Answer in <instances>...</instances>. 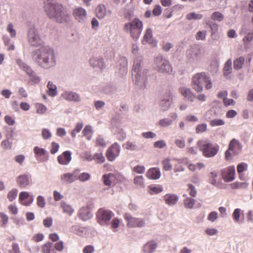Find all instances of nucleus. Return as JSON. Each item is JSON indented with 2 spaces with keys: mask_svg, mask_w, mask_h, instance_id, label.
Segmentation results:
<instances>
[{
  "mask_svg": "<svg viewBox=\"0 0 253 253\" xmlns=\"http://www.w3.org/2000/svg\"><path fill=\"white\" fill-rule=\"evenodd\" d=\"M34 62L39 67L49 69L55 67L57 59L54 49L48 46H42L31 52Z\"/></svg>",
  "mask_w": 253,
  "mask_h": 253,
  "instance_id": "1",
  "label": "nucleus"
},
{
  "mask_svg": "<svg viewBox=\"0 0 253 253\" xmlns=\"http://www.w3.org/2000/svg\"><path fill=\"white\" fill-rule=\"evenodd\" d=\"M44 10L48 17L60 23L68 22L70 15L63 10L61 4L57 2H47L44 6Z\"/></svg>",
  "mask_w": 253,
  "mask_h": 253,
  "instance_id": "2",
  "label": "nucleus"
},
{
  "mask_svg": "<svg viewBox=\"0 0 253 253\" xmlns=\"http://www.w3.org/2000/svg\"><path fill=\"white\" fill-rule=\"evenodd\" d=\"M142 57L138 56L134 60L132 74L134 77L133 81L140 88H146L148 70L143 68L141 63Z\"/></svg>",
  "mask_w": 253,
  "mask_h": 253,
  "instance_id": "3",
  "label": "nucleus"
},
{
  "mask_svg": "<svg viewBox=\"0 0 253 253\" xmlns=\"http://www.w3.org/2000/svg\"><path fill=\"white\" fill-rule=\"evenodd\" d=\"M206 83V88L209 90L212 88V84L210 77L205 72L197 73L192 77V88L198 92L203 90V84Z\"/></svg>",
  "mask_w": 253,
  "mask_h": 253,
  "instance_id": "4",
  "label": "nucleus"
},
{
  "mask_svg": "<svg viewBox=\"0 0 253 253\" xmlns=\"http://www.w3.org/2000/svg\"><path fill=\"white\" fill-rule=\"evenodd\" d=\"M154 68L158 72L162 73L170 74L172 71V68L169 62L161 56L155 58Z\"/></svg>",
  "mask_w": 253,
  "mask_h": 253,
  "instance_id": "5",
  "label": "nucleus"
},
{
  "mask_svg": "<svg viewBox=\"0 0 253 253\" xmlns=\"http://www.w3.org/2000/svg\"><path fill=\"white\" fill-rule=\"evenodd\" d=\"M201 143L202 142L199 141L198 145L201 147L203 154L205 157H213L218 152L219 147L217 145H214L209 142H205L203 144Z\"/></svg>",
  "mask_w": 253,
  "mask_h": 253,
  "instance_id": "6",
  "label": "nucleus"
},
{
  "mask_svg": "<svg viewBox=\"0 0 253 253\" xmlns=\"http://www.w3.org/2000/svg\"><path fill=\"white\" fill-rule=\"evenodd\" d=\"M27 40L31 46L38 47L42 43V40L38 30L35 27L29 28L27 32Z\"/></svg>",
  "mask_w": 253,
  "mask_h": 253,
  "instance_id": "7",
  "label": "nucleus"
},
{
  "mask_svg": "<svg viewBox=\"0 0 253 253\" xmlns=\"http://www.w3.org/2000/svg\"><path fill=\"white\" fill-rule=\"evenodd\" d=\"M114 216L113 212L104 208L99 209L96 213L97 222L101 225H106L109 224L110 219Z\"/></svg>",
  "mask_w": 253,
  "mask_h": 253,
  "instance_id": "8",
  "label": "nucleus"
},
{
  "mask_svg": "<svg viewBox=\"0 0 253 253\" xmlns=\"http://www.w3.org/2000/svg\"><path fill=\"white\" fill-rule=\"evenodd\" d=\"M130 23L132 24L131 37L134 40L137 41L142 31L143 23L137 18H134Z\"/></svg>",
  "mask_w": 253,
  "mask_h": 253,
  "instance_id": "9",
  "label": "nucleus"
},
{
  "mask_svg": "<svg viewBox=\"0 0 253 253\" xmlns=\"http://www.w3.org/2000/svg\"><path fill=\"white\" fill-rule=\"evenodd\" d=\"M124 217L127 222V225L129 227H142L146 224L145 219L134 217L130 213H126Z\"/></svg>",
  "mask_w": 253,
  "mask_h": 253,
  "instance_id": "10",
  "label": "nucleus"
},
{
  "mask_svg": "<svg viewBox=\"0 0 253 253\" xmlns=\"http://www.w3.org/2000/svg\"><path fill=\"white\" fill-rule=\"evenodd\" d=\"M174 94L170 91L167 92L160 102V107L163 111H166L169 109L172 103Z\"/></svg>",
  "mask_w": 253,
  "mask_h": 253,
  "instance_id": "11",
  "label": "nucleus"
},
{
  "mask_svg": "<svg viewBox=\"0 0 253 253\" xmlns=\"http://www.w3.org/2000/svg\"><path fill=\"white\" fill-rule=\"evenodd\" d=\"M120 152V146L115 142L107 150L106 156L109 161H113L118 157Z\"/></svg>",
  "mask_w": 253,
  "mask_h": 253,
  "instance_id": "12",
  "label": "nucleus"
},
{
  "mask_svg": "<svg viewBox=\"0 0 253 253\" xmlns=\"http://www.w3.org/2000/svg\"><path fill=\"white\" fill-rule=\"evenodd\" d=\"M222 177L224 181L229 182L234 179L235 169L234 166H230L221 170Z\"/></svg>",
  "mask_w": 253,
  "mask_h": 253,
  "instance_id": "13",
  "label": "nucleus"
},
{
  "mask_svg": "<svg viewBox=\"0 0 253 253\" xmlns=\"http://www.w3.org/2000/svg\"><path fill=\"white\" fill-rule=\"evenodd\" d=\"M187 56L190 62H197L202 56L201 49L198 47H192L187 51Z\"/></svg>",
  "mask_w": 253,
  "mask_h": 253,
  "instance_id": "14",
  "label": "nucleus"
},
{
  "mask_svg": "<svg viewBox=\"0 0 253 253\" xmlns=\"http://www.w3.org/2000/svg\"><path fill=\"white\" fill-rule=\"evenodd\" d=\"M80 172L79 169H75L73 173H65L61 176V180L67 183H71L78 180L79 173Z\"/></svg>",
  "mask_w": 253,
  "mask_h": 253,
  "instance_id": "15",
  "label": "nucleus"
},
{
  "mask_svg": "<svg viewBox=\"0 0 253 253\" xmlns=\"http://www.w3.org/2000/svg\"><path fill=\"white\" fill-rule=\"evenodd\" d=\"M61 97L69 101L80 102L82 100L80 94L73 91H64L61 94Z\"/></svg>",
  "mask_w": 253,
  "mask_h": 253,
  "instance_id": "16",
  "label": "nucleus"
},
{
  "mask_svg": "<svg viewBox=\"0 0 253 253\" xmlns=\"http://www.w3.org/2000/svg\"><path fill=\"white\" fill-rule=\"evenodd\" d=\"M73 15L75 19L80 23H84L86 20V10L81 7L75 9Z\"/></svg>",
  "mask_w": 253,
  "mask_h": 253,
  "instance_id": "17",
  "label": "nucleus"
},
{
  "mask_svg": "<svg viewBox=\"0 0 253 253\" xmlns=\"http://www.w3.org/2000/svg\"><path fill=\"white\" fill-rule=\"evenodd\" d=\"M78 215L83 221H86L92 217V213L88 206L83 207L80 209Z\"/></svg>",
  "mask_w": 253,
  "mask_h": 253,
  "instance_id": "18",
  "label": "nucleus"
},
{
  "mask_svg": "<svg viewBox=\"0 0 253 253\" xmlns=\"http://www.w3.org/2000/svg\"><path fill=\"white\" fill-rule=\"evenodd\" d=\"M119 73L122 75H126L127 72V60L125 57L120 58L118 62Z\"/></svg>",
  "mask_w": 253,
  "mask_h": 253,
  "instance_id": "19",
  "label": "nucleus"
},
{
  "mask_svg": "<svg viewBox=\"0 0 253 253\" xmlns=\"http://www.w3.org/2000/svg\"><path fill=\"white\" fill-rule=\"evenodd\" d=\"M228 147L234 155H237L242 151V144L235 139H233L230 141Z\"/></svg>",
  "mask_w": 253,
  "mask_h": 253,
  "instance_id": "20",
  "label": "nucleus"
},
{
  "mask_svg": "<svg viewBox=\"0 0 253 253\" xmlns=\"http://www.w3.org/2000/svg\"><path fill=\"white\" fill-rule=\"evenodd\" d=\"M34 152L35 154V157L38 159V157L43 156L42 159L40 160L41 162L46 161L48 160V153L45 149L40 148L38 146H35L34 148Z\"/></svg>",
  "mask_w": 253,
  "mask_h": 253,
  "instance_id": "21",
  "label": "nucleus"
},
{
  "mask_svg": "<svg viewBox=\"0 0 253 253\" xmlns=\"http://www.w3.org/2000/svg\"><path fill=\"white\" fill-rule=\"evenodd\" d=\"M72 153L69 151L64 152L62 155H59L57 158L58 162L61 165H67L72 160Z\"/></svg>",
  "mask_w": 253,
  "mask_h": 253,
  "instance_id": "22",
  "label": "nucleus"
},
{
  "mask_svg": "<svg viewBox=\"0 0 253 253\" xmlns=\"http://www.w3.org/2000/svg\"><path fill=\"white\" fill-rule=\"evenodd\" d=\"M179 89L182 95L188 101L193 102L196 99V96L190 89L181 87Z\"/></svg>",
  "mask_w": 253,
  "mask_h": 253,
  "instance_id": "23",
  "label": "nucleus"
},
{
  "mask_svg": "<svg viewBox=\"0 0 253 253\" xmlns=\"http://www.w3.org/2000/svg\"><path fill=\"white\" fill-rule=\"evenodd\" d=\"M146 176L149 179H158L161 176V171L158 168L150 169L146 172Z\"/></svg>",
  "mask_w": 253,
  "mask_h": 253,
  "instance_id": "24",
  "label": "nucleus"
},
{
  "mask_svg": "<svg viewBox=\"0 0 253 253\" xmlns=\"http://www.w3.org/2000/svg\"><path fill=\"white\" fill-rule=\"evenodd\" d=\"M178 199V196L174 194L168 193L164 196V200L166 204L169 206L175 205Z\"/></svg>",
  "mask_w": 253,
  "mask_h": 253,
  "instance_id": "25",
  "label": "nucleus"
},
{
  "mask_svg": "<svg viewBox=\"0 0 253 253\" xmlns=\"http://www.w3.org/2000/svg\"><path fill=\"white\" fill-rule=\"evenodd\" d=\"M123 148L125 149L132 151H138L142 150V148L139 147L136 141H127L126 143L123 145Z\"/></svg>",
  "mask_w": 253,
  "mask_h": 253,
  "instance_id": "26",
  "label": "nucleus"
},
{
  "mask_svg": "<svg viewBox=\"0 0 253 253\" xmlns=\"http://www.w3.org/2000/svg\"><path fill=\"white\" fill-rule=\"evenodd\" d=\"M16 182L19 187L25 188L29 184V177L27 174L20 175L17 177Z\"/></svg>",
  "mask_w": 253,
  "mask_h": 253,
  "instance_id": "27",
  "label": "nucleus"
},
{
  "mask_svg": "<svg viewBox=\"0 0 253 253\" xmlns=\"http://www.w3.org/2000/svg\"><path fill=\"white\" fill-rule=\"evenodd\" d=\"M90 64L93 68L102 69L104 67V62L102 58L93 57L90 59Z\"/></svg>",
  "mask_w": 253,
  "mask_h": 253,
  "instance_id": "28",
  "label": "nucleus"
},
{
  "mask_svg": "<svg viewBox=\"0 0 253 253\" xmlns=\"http://www.w3.org/2000/svg\"><path fill=\"white\" fill-rule=\"evenodd\" d=\"M157 247V244L154 241H150L145 244L143 246L144 253H152Z\"/></svg>",
  "mask_w": 253,
  "mask_h": 253,
  "instance_id": "29",
  "label": "nucleus"
},
{
  "mask_svg": "<svg viewBox=\"0 0 253 253\" xmlns=\"http://www.w3.org/2000/svg\"><path fill=\"white\" fill-rule=\"evenodd\" d=\"M245 62V58L244 56H240L234 59L233 61V67L235 70H239L241 69Z\"/></svg>",
  "mask_w": 253,
  "mask_h": 253,
  "instance_id": "30",
  "label": "nucleus"
},
{
  "mask_svg": "<svg viewBox=\"0 0 253 253\" xmlns=\"http://www.w3.org/2000/svg\"><path fill=\"white\" fill-rule=\"evenodd\" d=\"M84 228L80 227L77 225H73L70 229V232L80 236H84L85 235L86 231H84Z\"/></svg>",
  "mask_w": 253,
  "mask_h": 253,
  "instance_id": "31",
  "label": "nucleus"
},
{
  "mask_svg": "<svg viewBox=\"0 0 253 253\" xmlns=\"http://www.w3.org/2000/svg\"><path fill=\"white\" fill-rule=\"evenodd\" d=\"M47 88H48L47 93L48 94V95L52 97H54L57 95V86L52 82H48L47 85Z\"/></svg>",
  "mask_w": 253,
  "mask_h": 253,
  "instance_id": "32",
  "label": "nucleus"
},
{
  "mask_svg": "<svg viewBox=\"0 0 253 253\" xmlns=\"http://www.w3.org/2000/svg\"><path fill=\"white\" fill-rule=\"evenodd\" d=\"M96 16L99 19H103L106 15V8L104 5L99 4L96 8Z\"/></svg>",
  "mask_w": 253,
  "mask_h": 253,
  "instance_id": "33",
  "label": "nucleus"
},
{
  "mask_svg": "<svg viewBox=\"0 0 253 253\" xmlns=\"http://www.w3.org/2000/svg\"><path fill=\"white\" fill-rule=\"evenodd\" d=\"M60 207L62 209L63 212L71 216L73 213L74 210L70 205L62 201L60 203Z\"/></svg>",
  "mask_w": 253,
  "mask_h": 253,
  "instance_id": "34",
  "label": "nucleus"
},
{
  "mask_svg": "<svg viewBox=\"0 0 253 253\" xmlns=\"http://www.w3.org/2000/svg\"><path fill=\"white\" fill-rule=\"evenodd\" d=\"M13 132L11 131L10 136L8 135H6V139L3 140L1 142V146L4 150H10L12 148V142L10 141L9 140L10 137L12 136Z\"/></svg>",
  "mask_w": 253,
  "mask_h": 253,
  "instance_id": "35",
  "label": "nucleus"
},
{
  "mask_svg": "<svg viewBox=\"0 0 253 253\" xmlns=\"http://www.w3.org/2000/svg\"><path fill=\"white\" fill-rule=\"evenodd\" d=\"M16 63L19 68L25 72L27 74H28L32 70V68L21 59H17L16 60Z\"/></svg>",
  "mask_w": 253,
  "mask_h": 253,
  "instance_id": "36",
  "label": "nucleus"
},
{
  "mask_svg": "<svg viewBox=\"0 0 253 253\" xmlns=\"http://www.w3.org/2000/svg\"><path fill=\"white\" fill-rule=\"evenodd\" d=\"M232 70V60L229 59L227 60L224 64L223 68V74L224 76H227L231 73Z\"/></svg>",
  "mask_w": 253,
  "mask_h": 253,
  "instance_id": "37",
  "label": "nucleus"
},
{
  "mask_svg": "<svg viewBox=\"0 0 253 253\" xmlns=\"http://www.w3.org/2000/svg\"><path fill=\"white\" fill-rule=\"evenodd\" d=\"M30 81L32 84H36L40 83L41 81L40 77L32 70L28 74Z\"/></svg>",
  "mask_w": 253,
  "mask_h": 253,
  "instance_id": "38",
  "label": "nucleus"
},
{
  "mask_svg": "<svg viewBox=\"0 0 253 253\" xmlns=\"http://www.w3.org/2000/svg\"><path fill=\"white\" fill-rule=\"evenodd\" d=\"M84 136L88 140H90L93 135V131L90 126H86L82 132Z\"/></svg>",
  "mask_w": 253,
  "mask_h": 253,
  "instance_id": "39",
  "label": "nucleus"
},
{
  "mask_svg": "<svg viewBox=\"0 0 253 253\" xmlns=\"http://www.w3.org/2000/svg\"><path fill=\"white\" fill-rule=\"evenodd\" d=\"M42 252L43 253H55L53 244L50 242H47L42 246Z\"/></svg>",
  "mask_w": 253,
  "mask_h": 253,
  "instance_id": "40",
  "label": "nucleus"
},
{
  "mask_svg": "<svg viewBox=\"0 0 253 253\" xmlns=\"http://www.w3.org/2000/svg\"><path fill=\"white\" fill-rule=\"evenodd\" d=\"M114 178V174L108 173L104 174L102 176L103 183L106 186H110L112 184V180Z\"/></svg>",
  "mask_w": 253,
  "mask_h": 253,
  "instance_id": "41",
  "label": "nucleus"
},
{
  "mask_svg": "<svg viewBox=\"0 0 253 253\" xmlns=\"http://www.w3.org/2000/svg\"><path fill=\"white\" fill-rule=\"evenodd\" d=\"M149 193L151 195L157 194L162 192L163 191V188L161 185H150L149 187Z\"/></svg>",
  "mask_w": 253,
  "mask_h": 253,
  "instance_id": "42",
  "label": "nucleus"
},
{
  "mask_svg": "<svg viewBox=\"0 0 253 253\" xmlns=\"http://www.w3.org/2000/svg\"><path fill=\"white\" fill-rule=\"evenodd\" d=\"M152 39V31L151 29L148 28L146 30L145 34L144 36V40L142 41L143 44L146 42H150Z\"/></svg>",
  "mask_w": 253,
  "mask_h": 253,
  "instance_id": "43",
  "label": "nucleus"
},
{
  "mask_svg": "<svg viewBox=\"0 0 253 253\" xmlns=\"http://www.w3.org/2000/svg\"><path fill=\"white\" fill-rule=\"evenodd\" d=\"M163 168L165 170L169 171L171 170L172 166L170 163V159L169 158H166L162 161Z\"/></svg>",
  "mask_w": 253,
  "mask_h": 253,
  "instance_id": "44",
  "label": "nucleus"
},
{
  "mask_svg": "<svg viewBox=\"0 0 253 253\" xmlns=\"http://www.w3.org/2000/svg\"><path fill=\"white\" fill-rule=\"evenodd\" d=\"M183 204L185 208L192 209L195 204V200L191 197H187L184 200Z\"/></svg>",
  "mask_w": 253,
  "mask_h": 253,
  "instance_id": "45",
  "label": "nucleus"
},
{
  "mask_svg": "<svg viewBox=\"0 0 253 253\" xmlns=\"http://www.w3.org/2000/svg\"><path fill=\"white\" fill-rule=\"evenodd\" d=\"M224 15L219 11H215L212 13L211 18L213 20L221 22L224 19Z\"/></svg>",
  "mask_w": 253,
  "mask_h": 253,
  "instance_id": "46",
  "label": "nucleus"
},
{
  "mask_svg": "<svg viewBox=\"0 0 253 253\" xmlns=\"http://www.w3.org/2000/svg\"><path fill=\"white\" fill-rule=\"evenodd\" d=\"M133 182L135 185L139 186L140 187L142 188L144 186V178L142 175L135 177L133 180Z\"/></svg>",
  "mask_w": 253,
  "mask_h": 253,
  "instance_id": "47",
  "label": "nucleus"
},
{
  "mask_svg": "<svg viewBox=\"0 0 253 253\" xmlns=\"http://www.w3.org/2000/svg\"><path fill=\"white\" fill-rule=\"evenodd\" d=\"M173 121L169 118H165L160 120L159 121V125L162 127H168L171 125Z\"/></svg>",
  "mask_w": 253,
  "mask_h": 253,
  "instance_id": "48",
  "label": "nucleus"
},
{
  "mask_svg": "<svg viewBox=\"0 0 253 253\" xmlns=\"http://www.w3.org/2000/svg\"><path fill=\"white\" fill-rule=\"evenodd\" d=\"M203 15L202 14H197L195 12H191L186 15V18L189 20L193 19L200 20L201 19Z\"/></svg>",
  "mask_w": 253,
  "mask_h": 253,
  "instance_id": "49",
  "label": "nucleus"
},
{
  "mask_svg": "<svg viewBox=\"0 0 253 253\" xmlns=\"http://www.w3.org/2000/svg\"><path fill=\"white\" fill-rule=\"evenodd\" d=\"M17 193V189L14 188L8 193L7 198L9 201L12 202L16 198Z\"/></svg>",
  "mask_w": 253,
  "mask_h": 253,
  "instance_id": "50",
  "label": "nucleus"
},
{
  "mask_svg": "<svg viewBox=\"0 0 253 253\" xmlns=\"http://www.w3.org/2000/svg\"><path fill=\"white\" fill-rule=\"evenodd\" d=\"M90 178V175L87 172H83L79 173L78 180L82 182H85L88 180Z\"/></svg>",
  "mask_w": 253,
  "mask_h": 253,
  "instance_id": "51",
  "label": "nucleus"
},
{
  "mask_svg": "<svg viewBox=\"0 0 253 253\" xmlns=\"http://www.w3.org/2000/svg\"><path fill=\"white\" fill-rule=\"evenodd\" d=\"M42 136L43 139L47 140L51 137L52 133L49 129L43 128L42 131Z\"/></svg>",
  "mask_w": 253,
  "mask_h": 253,
  "instance_id": "52",
  "label": "nucleus"
},
{
  "mask_svg": "<svg viewBox=\"0 0 253 253\" xmlns=\"http://www.w3.org/2000/svg\"><path fill=\"white\" fill-rule=\"evenodd\" d=\"M6 30L10 34L12 38H15L16 37V31L13 28V25L11 23L8 24Z\"/></svg>",
  "mask_w": 253,
  "mask_h": 253,
  "instance_id": "53",
  "label": "nucleus"
},
{
  "mask_svg": "<svg viewBox=\"0 0 253 253\" xmlns=\"http://www.w3.org/2000/svg\"><path fill=\"white\" fill-rule=\"evenodd\" d=\"M188 187L189 195L193 197H196L197 192L195 187L191 184H188Z\"/></svg>",
  "mask_w": 253,
  "mask_h": 253,
  "instance_id": "54",
  "label": "nucleus"
},
{
  "mask_svg": "<svg viewBox=\"0 0 253 253\" xmlns=\"http://www.w3.org/2000/svg\"><path fill=\"white\" fill-rule=\"evenodd\" d=\"M224 124V121L222 119H214L210 122V125L212 126H222Z\"/></svg>",
  "mask_w": 253,
  "mask_h": 253,
  "instance_id": "55",
  "label": "nucleus"
},
{
  "mask_svg": "<svg viewBox=\"0 0 253 253\" xmlns=\"http://www.w3.org/2000/svg\"><path fill=\"white\" fill-rule=\"evenodd\" d=\"M207 126L206 124L203 123L199 125L196 128V131L197 133H202L207 130Z\"/></svg>",
  "mask_w": 253,
  "mask_h": 253,
  "instance_id": "56",
  "label": "nucleus"
},
{
  "mask_svg": "<svg viewBox=\"0 0 253 253\" xmlns=\"http://www.w3.org/2000/svg\"><path fill=\"white\" fill-rule=\"evenodd\" d=\"M37 205L41 208H43L45 207V200H44V198L43 196H38L37 197Z\"/></svg>",
  "mask_w": 253,
  "mask_h": 253,
  "instance_id": "57",
  "label": "nucleus"
},
{
  "mask_svg": "<svg viewBox=\"0 0 253 253\" xmlns=\"http://www.w3.org/2000/svg\"><path fill=\"white\" fill-rule=\"evenodd\" d=\"M37 112L38 114H42L45 112L46 110V107L42 104H38L36 105Z\"/></svg>",
  "mask_w": 253,
  "mask_h": 253,
  "instance_id": "58",
  "label": "nucleus"
},
{
  "mask_svg": "<svg viewBox=\"0 0 253 253\" xmlns=\"http://www.w3.org/2000/svg\"><path fill=\"white\" fill-rule=\"evenodd\" d=\"M59 148V145L58 143L55 142L51 143V147L50 152L52 154H55L57 152Z\"/></svg>",
  "mask_w": 253,
  "mask_h": 253,
  "instance_id": "59",
  "label": "nucleus"
},
{
  "mask_svg": "<svg viewBox=\"0 0 253 253\" xmlns=\"http://www.w3.org/2000/svg\"><path fill=\"white\" fill-rule=\"evenodd\" d=\"M240 211L241 210L240 209H236L232 214L234 219L237 222H239L240 221Z\"/></svg>",
  "mask_w": 253,
  "mask_h": 253,
  "instance_id": "60",
  "label": "nucleus"
},
{
  "mask_svg": "<svg viewBox=\"0 0 253 253\" xmlns=\"http://www.w3.org/2000/svg\"><path fill=\"white\" fill-rule=\"evenodd\" d=\"M9 253H20V250L18 244L16 243H13L11 245V249L9 252Z\"/></svg>",
  "mask_w": 253,
  "mask_h": 253,
  "instance_id": "61",
  "label": "nucleus"
},
{
  "mask_svg": "<svg viewBox=\"0 0 253 253\" xmlns=\"http://www.w3.org/2000/svg\"><path fill=\"white\" fill-rule=\"evenodd\" d=\"M53 219L51 217H48L43 220V225L46 228H49L52 225Z\"/></svg>",
  "mask_w": 253,
  "mask_h": 253,
  "instance_id": "62",
  "label": "nucleus"
},
{
  "mask_svg": "<svg viewBox=\"0 0 253 253\" xmlns=\"http://www.w3.org/2000/svg\"><path fill=\"white\" fill-rule=\"evenodd\" d=\"M217 218L218 214L216 211L211 212L208 216V219L211 222H214Z\"/></svg>",
  "mask_w": 253,
  "mask_h": 253,
  "instance_id": "63",
  "label": "nucleus"
},
{
  "mask_svg": "<svg viewBox=\"0 0 253 253\" xmlns=\"http://www.w3.org/2000/svg\"><path fill=\"white\" fill-rule=\"evenodd\" d=\"M175 144L179 148H183L185 146V140L184 139H176L174 141Z\"/></svg>",
  "mask_w": 253,
  "mask_h": 253,
  "instance_id": "64",
  "label": "nucleus"
}]
</instances>
